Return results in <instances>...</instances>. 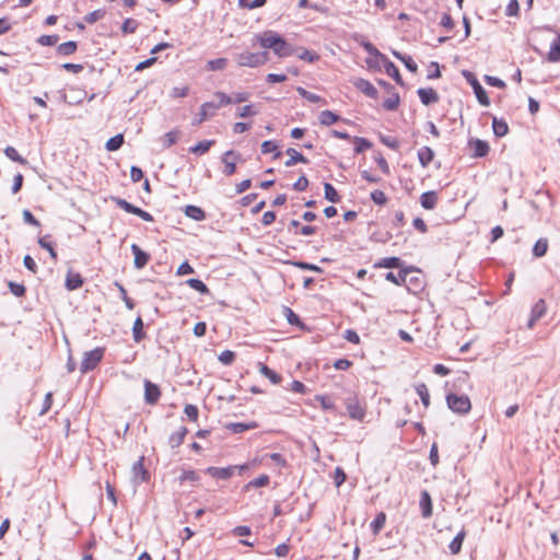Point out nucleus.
<instances>
[{
  "mask_svg": "<svg viewBox=\"0 0 560 560\" xmlns=\"http://www.w3.org/2000/svg\"><path fill=\"white\" fill-rule=\"evenodd\" d=\"M281 36L272 31L264 32L261 35L257 37L258 43L262 48L272 49L276 44H278V39Z\"/></svg>",
  "mask_w": 560,
  "mask_h": 560,
  "instance_id": "f8f14e48",
  "label": "nucleus"
},
{
  "mask_svg": "<svg viewBox=\"0 0 560 560\" xmlns=\"http://www.w3.org/2000/svg\"><path fill=\"white\" fill-rule=\"evenodd\" d=\"M492 129H493V133L497 137L501 138V137H504L508 133L509 126H508L505 120L499 119V118L494 117L493 120H492Z\"/></svg>",
  "mask_w": 560,
  "mask_h": 560,
  "instance_id": "cd10ccee",
  "label": "nucleus"
},
{
  "mask_svg": "<svg viewBox=\"0 0 560 560\" xmlns=\"http://www.w3.org/2000/svg\"><path fill=\"white\" fill-rule=\"evenodd\" d=\"M416 392L419 395L423 406L427 408L430 405V394L425 384H419L416 386Z\"/></svg>",
  "mask_w": 560,
  "mask_h": 560,
  "instance_id": "4c0bfd02",
  "label": "nucleus"
},
{
  "mask_svg": "<svg viewBox=\"0 0 560 560\" xmlns=\"http://www.w3.org/2000/svg\"><path fill=\"white\" fill-rule=\"evenodd\" d=\"M466 537L465 529H462L457 533V535L454 537V539L450 542L448 549L452 555H457L462 550L463 541Z\"/></svg>",
  "mask_w": 560,
  "mask_h": 560,
  "instance_id": "5701e85b",
  "label": "nucleus"
},
{
  "mask_svg": "<svg viewBox=\"0 0 560 560\" xmlns=\"http://www.w3.org/2000/svg\"><path fill=\"white\" fill-rule=\"evenodd\" d=\"M185 214L196 221H201L206 218L205 211L197 206H187L185 208Z\"/></svg>",
  "mask_w": 560,
  "mask_h": 560,
  "instance_id": "c756f323",
  "label": "nucleus"
},
{
  "mask_svg": "<svg viewBox=\"0 0 560 560\" xmlns=\"http://www.w3.org/2000/svg\"><path fill=\"white\" fill-rule=\"evenodd\" d=\"M77 50V43L69 40L58 46V52L65 56L71 55Z\"/></svg>",
  "mask_w": 560,
  "mask_h": 560,
  "instance_id": "c03bdc74",
  "label": "nucleus"
},
{
  "mask_svg": "<svg viewBox=\"0 0 560 560\" xmlns=\"http://www.w3.org/2000/svg\"><path fill=\"white\" fill-rule=\"evenodd\" d=\"M214 144L213 140H203L198 142L196 145L190 147L189 151L196 154H203L210 150V148Z\"/></svg>",
  "mask_w": 560,
  "mask_h": 560,
  "instance_id": "7c9ffc66",
  "label": "nucleus"
},
{
  "mask_svg": "<svg viewBox=\"0 0 560 560\" xmlns=\"http://www.w3.org/2000/svg\"><path fill=\"white\" fill-rule=\"evenodd\" d=\"M187 285H189L191 289L198 291L199 293L201 294H207L209 293V289L208 287L199 279H188L186 281Z\"/></svg>",
  "mask_w": 560,
  "mask_h": 560,
  "instance_id": "ea45409f",
  "label": "nucleus"
},
{
  "mask_svg": "<svg viewBox=\"0 0 560 560\" xmlns=\"http://www.w3.org/2000/svg\"><path fill=\"white\" fill-rule=\"evenodd\" d=\"M161 392L158 385L145 380L144 381V400L149 405H154L160 399Z\"/></svg>",
  "mask_w": 560,
  "mask_h": 560,
  "instance_id": "1a4fd4ad",
  "label": "nucleus"
},
{
  "mask_svg": "<svg viewBox=\"0 0 560 560\" xmlns=\"http://www.w3.org/2000/svg\"><path fill=\"white\" fill-rule=\"evenodd\" d=\"M122 143H124L122 135H116L107 140L105 148L108 151H116L122 145Z\"/></svg>",
  "mask_w": 560,
  "mask_h": 560,
  "instance_id": "e433bc0d",
  "label": "nucleus"
},
{
  "mask_svg": "<svg viewBox=\"0 0 560 560\" xmlns=\"http://www.w3.org/2000/svg\"><path fill=\"white\" fill-rule=\"evenodd\" d=\"M4 154L8 159L18 162L22 165H25L27 163L26 159H24L13 147H7L4 149Z\"/></svg>",
  "mask_w": 560,
  "mask_h": 560,
  "instance_id": "f704fd0d",
  "label": "nucleus"
},
{
  "mask_svg": "<svg viewBox=\"0 0 560 560\" xmlns=\"http://www.w3.org/2000/svg\"><path fill=\"white\" fill-rule=\"evenodd\" d=\"M362 47L364 48V50L369 54V55H372V56H375V57H380L382 60L385 58L384 55H382L378 49L373 45L371 44L370 42H364L362 43Z\"/></svg>",
  "mask_w": 560,
  "mask_h": 560,
  "instance_id": "680f3d73",
  "label": "nucleus"
},
{
  "mask_svg": "<svg viewBox=\"0 0 560 560\" xmlns=\"http://www.w3.org/2000/svg\"><path fill=\"white\" fill-rule=\"evenodd\" d=\"M547 311L546 303L542 299L538 300L532 308L530 318L528 320V328H533L538 319H540Z\"/></svg>",
  "mask_w": 560,
  "mask_h": 560,
  "instance_id": "9b49d317",
  "label": "nucleus"
},
{
  "mask_svg": "<svg viewBox=\"0 0 560 560\" xmlns=\"http://www.w3.org/2000/svg\"><path fill=\"white\" fill-rule=\"evenodd\" d=\"M420 203L427 210H432L438 203V195L435 191H425L420 196Z\"/></svg>",
  "mask_w": 560,
  "mask_h": 560,
  "instance_id": "aec40b11",
  "label": "nucleus"
},
{
  "mask_svg": "<svg viewBox=\"0 0 560 560\" xmlns=\"http://www.w3.org/2000/svg\"><path fill=\"white\" fill-rule=\"evenodd\" d=\"M339 116L332 113L331 110H323L319 114V122L324 126H330L338 121Z\"/></svg>",
  "mask_w": 560,
  "mask_h": 560,
  "instance_id": "72a5a7b5",
  "label": "nucleus"
},
{
  "mask_svg": "<svg viewBox=\"0 0 560 560\" xmlns=\"http://www.w3.org/2000/svg\"><path fill=\"white\" fill-rule=\"evenodd\" d=\"M240 159V154L234 152L233 150L226 151L222 155V163L224 164L223 173L226 176H231L236 171V161Z\"/></svg>",
  "mask_w": 560,
  "mask_h": 560,
  "instance_id": "0eeeda50",
  "label": "nucleus"
},
{
  "mask_svg": "<svg viewBox=\"0 0 560 560\" xmlns=\"http://www.w3.org/2000/svg\"><path fill=\"white\" fill-rule=\"evenodd\" d=\"M324 191H325V198L327 200H329L330 202H338L339 201L340 197H339L337 190L335 189V187L331 184L325 183Z\"/></svg>",
  "mask_w": 560,
  "mask_h": 560,
  "instance_id": "79ce46f5",
  "label": "nucleus"
},
{
  "mask_svg": "<svg viewBox=\"0 0 560 560\" xmlns=\"http://www.w3.org/2000/svg\"><path fill=\"white\" fill-rule=\"evenodd\" d=\"M8 287L11 291V293L18 298L23 296L25 293V287L23 284L9 281Z\"/></svg>",
  "mask_w": 560,
  "mask_h": 560,
  "instance_id": "6e6d98bb",
  "label": "nucleus"
},
{
  "mask_svg": "<svg viewBox=\"0 0 560 560\" xmlns=\"http://www.w3.org/2000/svg\"><path fill=\"white\" fill-rule=\"evenodd\" d=\"M105 15V11L103 10H95L88 15L84 16V21L89 24H93L96 21L101 20Z\"/></svg>",
  "mask_w": 560,
  "mask_h": 560,
  "instance_id": "bf43d9fd",
  "label": "nucleus"
},
{
  "mask_svg": "<svg viewBox=\"0 0 560 560\" xmlns=\"http://www.w3.org/2000/svg\"><path fill=\"white\" fill-rule=\"evenodd\" d=\"M83 283V280L79 273L68 272L66 277V288L68 290L79 289Z\"/></svg>",
  "mask_w": 560,
  "mask_h": 560,
  "instance_id": "c85d7f7f",
  "label": "nucleus"
},
{
  "mask_svg": "<svg viewBox=\"0 0 560 560\" xmlns=\"http://www.w3.org/2000/svg\"><path fill=\"white\" fill-rule=\"evenodd\" d=\"M184 412L191 421H197L199 411L195 405H186Z\"/></svg>",
  "mask_w": 560,
  "mask_h": 560,
  "instance_id": "0e129e2a",
  "label": "nucleus"
},
{
  "mask_svg": "<svg viewBox=\"0 0 560 560\" xmlns=\"http://www.w3.org/2000/svg\"><path fill=\"white\" fill-rule=\"evenodd\" d=\"M469 147L474 150L475 158H483L489 152V144L480 139H472L469 141Z\"/></svg>",
  "mask_w": 560,
  "mask_h": 560,
  "instance_id": "6ab92c4d",
  "label": "nucleus"
},
{
  "mask_svg": "<svg viewBox=\"0 0 560 560\" xmlns=\"http://www.w3.org/2000/svg\"><path fill=\"white\" fill-rule=\"evenodd\" d=\"M235 467H208L206 472L217 479H229L234 471Z\"/></svg>",
  "mask_w": 560,
  "mask_h": 560,
  "instance_id": "dca6fc26",
  "label": "nucleus"
},
{
  "mask_svg": "<svg viewBox=\"0 0 560 560\" xmlns=\"http://www.w3.org/2000/svg\"><path fill=\"white\" fill-rule=\"evenodd\" d=\"M420 508L423 517H430L432 515V502L428 491H423L420 498Z\"/></svg>",
  "mask_w": 560,
  "mask_h": 560,
  "instance_id": "4be33fe9",
  "label": "nucleus"
},
{
  "mask_svg": "<svg viewBox=\"0 0 560 560\" xmlns=\"http://www.w3.org/2000/svg\"><path fill=\"white\" fill-rule=\"evenodd\" d=\"M142 328H143L142 319L140 317H138L135 320L133 326H132V334H133V339L136 342H139L143 338Z\"/></svg>",
  "mask_w": 560,
  "mask_h": 560,
  "instance_id": "de8ad7c7",
  "label": "nucleus"
},
{
  "mask_svg": "<svg viewBox=\"0 0 560 560\" xmlns=\"http://www.w3.org/2000/svg\"><path fill=\"white\" fill-rule=\"evenodd\" d=\"M417 94L423 105H430V104L436 103L439 101L438 93L431 88H429V89L421 88L417 91Z\"/></svg>",
  "mask_w": 560,
  "mask_h": 560,
  "instance_id": "a211bd4d",
  "label": "nucleus"
},
{
  "mask_svg": "<svg viewBox=\"0 0 560 560\" xmlns=\"http://www.w3.org/2000/svg\"><path fill=\"white\" fill-rule=\"evenodd\" d=\"M296 91L302 97H304L306 101L311 103L324 102V100L319 95L308 92L303 88H298Z\"/></svg>",
  "mask_w": 560,
  "mask_h": 560,
  "instance_id": "a18cd8bd",
  "label": "nucleus"
},
{
  "mask_svg": "<svg viewBox=\"0 0 560 560\" xmlns=\"http://www.w3.org/2000/svg\"><path fill=\"white\" fill-rule=\"evenodd\" d=\"M259 372L267 377L272 384H279L281 382V376L277 374L275 371L269 369L266 364L259 362L258 363Z\"/></svg>",
  "mask_w": 560,
  "mask_h": 560,
  "instance_id": "bb28decb",
  "label": "nucleus"
},
{
  "mask_svg": "<svg viewBox=\"0 0 560 560\" xmlns=\"http://www.w3.org/2000/svg\"><path fill=\"white\" fill-rule=\"evenodd\" d=\"M116 203H117V206L120 209L125 210L128 213L136 214V215L140 217L142 220H144L147 222L153 221V217L149 212H147V211H144V210H142V209L131 205L130 202H128L125 199H119L118 198L116 200Z\"/></svg>",
  "mask_w": 560,
  "mask_h": 560,
  "instance_id": "39448f33",
  "label": "nucleus"
},
{
  "mask_svg": "<svg viewBox=\"0 0 560 560\" xmlns=\"http://www.w3.org/2000/svg\"><path fill=\"white\" fill-rule=\"evenodd\" d=\"M465 78L470 83V85L474 89L475 95L478 100V102L483 106H489L490 100L487 95V92L485 89L480 85L478 80L475 78V75L470 72H464Z\"/></svg>",
  "mask_w": 560,
  "mask_h": 560,
  "instance_id": "20e7f679",
  "label": "nucleus"
},
{
  "mask_svg": "<svg viewBox=\"0 0 560 560\" xmlns=\"http://www.w3.org/2000/svg\"><path fill=\"white\" fill-rule=\"evenodd\" d=\"M520 10L517 0H510L509 4L506 5V15L509 16H515L517 15Z\"/></svg>",
  "mask_w": 560,
  "mask_h": 560,
  "instance_id": "774afa93",
  "label": "nucleus"
},
{
  "mask_svg": "<svg viewBox=\"0 0 560 560\" xmlns=\"http://www.w3.org/2000/svg\"><path fill=\"white\" fill-rule=\"evenodd\" d=\"M287 154L290 156V159L284 163L288 167L293 166L296 163H307L306 158L293 148L288 149Z\"/></svg>",
  "mask_w": 560,
  "mask_h": 560,
  "instance_id": "393cba45",
  "label": "nucleus"
},
{
  "mask_svg": "<svg viewBox=\"0 0 560 560\" xmlns=\"http://www.w3.org/2000/svg\"><path fill=\"white\" fill-rule=\"evenodd\" d=\"M104 355V349L103 348H95L91 351H86L83 354V359L81 362L80 370L82 373H86L91 370H93L102 360Z\"/></svg>",
  "mask_w": 560,
  "mask_h": 560,
  "instance_id": "7ed1b4c3",
  "label": "nucleus"
},
{
  "mask_svg": "<svg viewBox=\"0 0 560 560\" xmlns=\"http://www.w3.org/2000/svg\"><path fill=\"white\" fill-rule=\"evenodd\" d=\"M179 132L177 130H172L165 133L163 142L165 148L172 147L174 143H176L178 139Z\"/></svg>",
  "mask_w": 560,
  "mask_h": 560,
  "instance_id": "5fc2aeb1",
  "label": "nucleus"
},
{
  "mask_svg": "<svg viewBox=\"0 0 560 560\" xmlns=\"http://www.w3.org/2000/svg\"><path fill=\"white\" fill-rule=\"evenodd\" d=\"M380 266L384 268H398L400 266V259L398 257H386L383 258Z\"/></svg>",
  "mask_w": 560,
  "mask_h": 560,
  "instance_id": "13d9d810",
  "label": "nucleus"
},
{
  "mask_svg": "<svg viewBox=\"0 0 560 560\" xmlns=\"http://www.w3.org/2000/svg\"><path fill=\"white\" fill-rule=\"evenodd\" d=\"M273 52L280 57L285 58L294 54L295 49L289 45L282 37L278 39V44L272 48Z\"/></svg>",
  "mask_w": 560,
  "mask_h": 560,
  "instance_id": "f3484780",
  "label": "nucleus"
},
{
  "mask_svg": "<svg viewBox=\"0 0 560 560\" xmlns=\"http://www.w3.org/2000/svg\"><path fill=\"white\" fill-rule=\"evenodd\" d=\"M268 60V54L262 52H242L236 56V62L240 67L256 68Z\"/></svg>",
  "mask_w": 560,
  "mask_h": 560,
  "instance_id": "f257e3e1",
  "label": "nucleus"
},
{
  "mask_svg": "<svg viewBox=\"0 0 560 560\" xmlns=\"http://www.w3.org/2000/svg\"><path fill=\"white\" fill-rule=\"evenodd\" d=\"M434 152L429 147H422L418 150V160L422 167H427L433 160Z\"/></svg>",
  "mask_w": 560,
  "mask_h": 560,
  "instance_id": "412c9836",
  "label": "nucleus"
},
{
  "mask_svg": "<svg viewBox=\"0 0 560 560\" xmlns=\"http://www.w3.org/2000/svg\"><path fill=\"white\" fill-rule=\"evenodd\" d=\"M138 21L133 19H126L121 25V31L124 34H132L138 28Z\"/></svg>",
  "mask_w": 560,
  "mask_h": 560,
  "instance_id": "49530a36",
  "label": "nucleus"
},
{
  "mask_svg": "<svg viewBox=\"0 0 560 560\" xmlns=\"http://www.w3.org/2000/svg\"><path fill=\"white\" fill-rule=\"evenodd\" d=\"M399 104V96L394 95L383 102V107L387 110H395Z\"/></svg>",
  "mask_w": 560,
  "mask_h": 560,
  "instance_id": "052dcab7",
  "label": "nucleus"
},
{
  "mask_svg": "<svg viewBox=\"0 0 560 560\" xmlns=\"http://www.w3.org/2000/svg\"><path fill=\"white\" fill-rule=\"evenodd\" d=\"M371 145H372L371 142L364 138H360V137L354 138V152L355 153H361L364 150L370 149Z\"/></svg>",
  "mask_w": 560,
  "mask_h": 560,
  "instance_id": "09e8293b",
  "label": "nucleus"
},
{
  "mask_svg": "<svg viewBox=\"0 0 560 560\" xmlns=\"http://www.w3.org/2000/svg\"><path fill=\"white\" fill-rule=\"evenodd\" d=\"M548 250V240L547 238H539L534 247H533V254L535 257H542L546 255Z\"/></svg>",
  "mask_w": 560,
  "mask_h": 560,
  "instance_id": "2f4dec72",
  "label": "nucleus"
},
{
  "mask_svg": "<svg viewBox=\"0 0 560 560\" xmlns=\"http://www.w3.org/2000/svg\"><path fill=\"white\" fill-rule=\"evenodd\" d=\"M485 80L491 86H494V88H498V89H504L505 88V82L503 80L497 78V77L486 75Z\"/></svg>",
  "mask_w": 560,
  "mask_h": 560,
  "instance_id": "69168bd1",
  "label": "nucleus"
},
{
  "mask_svg": "<svg viewBox=\"0 0 560 560\" xmlns=\"http://www.w3.org/2000/svg\"><path fill=\"white\" fill-rule=\"evenodd\" d=\"M446 402L448 408L457 413H468L471 409V402L468 396L466 395H455V394H448L446 396Z\"/></svg>",
  "mask_w": 560,
  "mask_h": 560,
  "instance_id": "f03ea898",
  "label": "nucleus"
},
{
  "mask_svg": "<svg viewBox=\"0 0 560 560\" xmlns=\"http://www.w3.org/2000/svg\"><path fill=\"white\" fill-rule=\"evenodd\" d=\"M393 55H394L397 59H399L400 61H402V62H404V65H405V67H406L410 72H413V73H415V72H417V69H418L417 63L412 60V58H411V57H409V56H405V55H402V54H400V52H398V51H395V50L393 51Z\"/></svg>",
  "mask_w": 560,
  "mask_h": 560,
  "instance_id": "473e14b6",
  "label": "nucleus"
},
{
  "mask_svg": "<svg viewBox=\"0 0 560 560\" xmlns=\"http://www.w3.org/2000/svg\"><path fill=\"white\" fill-rule=\"evenodd\" d=\"M346 480V474L345 471L340 468V467H337L335 469V475H334V481H335V485L336 487H340Z\"/></svg>",
  "mask_w": 560,
  "mask_h": 560,
  "instance_id": "338daca9",
  "label": "nucleus"
},
{
  "mask_svg": "<svg viewBox=\"0 0 560 560\" xmlns=\"http://www.w3.org/2000/svg\"><path fill=\"white\" fill-rule=\"evenodd\" d=\"M226 63H228V60L225 58H219V59L209 60L207 66H208L209 70L215 71V70L224 69Z\"/></svg>",
  "mask_w": 560,
  "mask_h": 560,
  "instance_id": "603ef678",
  "label": "nucleus"
},
{
  "mask_svg": "<svg viewBox=\"0 0 560 560\" xmlns=\"http://www.w3.org/2000/svg\"><path fill=\"white\" fill-rule=\"evenodd\" d=\"M256 427H257V424L255 422H250V423L235 422V423H231L229 425V428L234 433H242L246 430L255 429Z\"/></svg>",
  "mask_w": 560,
  "mask_h": 560,
  "instance_id": "37998d69",
  "label": "nucleus"
},
{
  "mask_svg": "<svg viewBox=\"0 0 560 560\" xmlns=\"http://www.w3.org/2000/svg\"><path fill=\"white\" fill-rule=\"evenodd\" d=\"M298 57L301 59V60H305V61H308V62H314L316 60L319 59V56L314 52V51H311L308 49H301V51L298 54Z\"/></svg>",
  "mask_w": 560,
  "mask_h": 560,
  "instance_id": "8fccbe9b",
  "label": "nucleus"
},
{
  "mask_svg": "<svg viewBox=\"0 0 560 560\" xmlns=\"http://www.w3.org/2000/svg\"><path fill=\"white\" fill-rule=\"evenodd\" d=\"M371 199L380 206H383L387 202V197L383 190L375 189L371 192Z\"/></svg>",
  "mask_w": 560,
  "mask_h": 560,
  "instance_id": "864d4df0",
  "label": "nucleus"
},
{
  "mask_svg": "<svg viewBox=\"0 0 560 560\" xmlns=\"http://www.w3.org/2000/svg\"><path fill=\"white\" fill-rule=\"evenodd\" d=\"M385 72L392 77L398 84H402L398 68L386 57L383 59Z\"/></svg>",
  "mask_w": 560,
  "mask_h": 560,
  "instance_id": "b1692460",
  "label": "nucleus"
},
{
  "mask_svg": "<svg viewBox=\"0 0 560 560\" xmlns=\"http://www.w3.org/2000/svg\"><path fill=\"white\" fill-rule=\"evenodd\" d=\"M354 86L364 93L369 97H376L377 90L373 86V84L362 78H358L353 81Z\"/></svg>",
  "mask_w": 560,
  "mask_h": 560,
  "instance_id": "2eb2a0df",
  "label": "nucleus"
},
{
  "mask_svg": "<svg viewBox=\"0 0 560 560\" xmlns=\"http://www.w3.org/2000/svg\"><path fill=\"white\" fill-rule=\"evenodd\" d=\"M258 112L254 109L253 105H245L238 108L237 116L241 118H245L248 116H254Z\"/></svg>",
  "mask_w": 560,
  "mask_h": 560,
  "instance_id": "e2e57ef3",
  "label": "nucleus"
},
{
  "mask_svg": "<svg viewBox=\"0 0 560 560\" xmlns=\"http://www.w3.org/2000/svg\"><path fill=\"white\" fill-rule=\"evenodd\" d=\"M346 408L351 419L363 421L365 417V409L360 405L359 400L355 397L347 399Z\"/></svg>",
  "mask_w": 560,
  "mask_h": 560,
  "instance_id": "423d86ee",
  "label": "nucleus"
},
{
  "mask_svg": "<svg viewBox=\"0 0 560 560\" xmlns=\"http://www.w3.org/2000/svg\"><path fill=\"white\" fill-rule=\"evenodd\" d=\"M235 359V354L233 351L224 350L219 355V361L224 365H230L233 363Z\"/></svg>",
  "mask_w": 560,
  "mask_h": 560,
  "instance_id": "4d7b16f0",
  "label": "nucleus"
},
{
  "mask_svg": "<svg viewBox=\"0 0 560 560\" xmlns=\"http://www.w3.org/2000/svg\"><path fill=\"white\" fill-rule=\"evenodd\" d=\"M144 457L141 456L133 465H132V475L136 483H140L145 481L149 477L148 471L144 468Z\"/></svg>",
  "mask_w": 560,
  "mask_h": 560,
  "instance_id": "ddd939ff",
  "label": "nucleus"
},
{
  "mask_svg": "<svg viewBox=\"0 0 560 560\" xmlns=\"http://www.w3.org/2000/svg\"><path fill=\"white\" fill-rule=\"evenodd\" d=\"M219 108V105L214 102H206L200 106V112L198 117L195 118L194 124L198 125L207 120L209 117L213 116L215 110Z\"/></svg>",
  "mask_w": 560,
  "mask_h": 560,
  "instance_id": "9d476101",
  "label": "nucleus"
},
{
  "mask_svg": "<svg viewBox=\"0 0 560 560\" xmlns=\"http://www.w3.org/2000/svg\"><path fill=\"white\" fill-rule=\"evenodd\" d=\"M269 476L267 475H260L259 477L250 480L246 486H245V489H249V488H259V487H266L269 485Z\"/></svg>",
  "mask_w": 560,
  "mask_h": 560,
  "instance_id": "a19ab883",
  "label": "nucleus"
},
{
  "mask_svg": "<svg viewBox=\"0 0 560 560\" xmlns=\"http://www.w3.org/2000/svg\"><path fill=\"white\" fill-rule=\"evenodd\" d=\"M547 33L551 35L550 49L547 55V59L550 62H558L560 61V35L551 32L550 30H547Z\"/></svg>",
  "mask_w": 560,
  "mask_h": 560,
  "instance_id": "6e6552de",
  "label": "nucleus"
},
{
  "mask_svg": "<svg viewBox=\"0 0 560 560\" xmlns=\"http://www.w3.org/2000/svg\"><path fill=\"white\" fill-rule=\"evenodd\" d=\"M131 252L135 256V260H133L135 267L137 269H142L149 262V259H150L149 254L143 252L137 244L131 245Z\"/></svg>",
  "mask_w": 560,
  "mask_h": 560,
  "instance_id": "4468645a",
  "label": "nucleus"
},
{
  "mask_svg": "<svg viewBox=\"0 0 560 560\" xmlns=\"http://www.w3.org/2000/svg\"><path fill=\"white\" fill-rule=\"evenodd\" d=\"M386 522L385 513L381 512L376 515L374 521L371 523V528L374 535L378 534V532L384 527Z\"/></svg>",
  "mask_w": 560,
  "mask_h": 560,
  "instance_id": "58836bf2",
  "label": "nucleus"
},
{
  "mask_svg": "<svg viewBox=\"0 0 560 560\" xmlns=\"http://www.w3.org/2000/svg\"><path fill=\"white\" fill-rule=\"evenodd\" d=\"M38 244L42 248L44 249H47L50 257L54 259V260H57V253L56 250L54 249L52 245L50 242L47 241V236H44V237H39L38 238Z\"/></svg>",
  "mask_w": 560,
  "mask_h": 560,
  "instance_id": "3c124183",
  "label": "nucleus"
},
{
  "mask_svg": "<svg viewBox=\"0 0 560 560\" xmlns=\"http://www.w3.org/2000/svg\"><path fill=\"white\" fill-rule=\"evenodd\" d=\"M187 432L188 431H187V429L185 427H180L178 431H176L175 433L171 434V436L168 439L170 446L172 448L178 447L183 443Z\"/></svg>",
  "mask_w": 560,
  "mask_h": 560,
  "instance_id": "a878e982",
  "label": "nucleus"
},
{
  "mask_svg": "<svg viewBox=\"0 0 560 560\" xmlns=\"http://www.w3.org/2000/svg\"><path fill=\"white\" fill-rule=\"evenodd\" d=\"M261 152L264 154H268V153H275V158H279L281 155V152L278 151V145L275 141H271V140H267V141H264L262 144H261Z\"/></svg>",
  "mask_w": 560,
  "mask_h": 560,
  "instance_id": "c9c22d12",
  "label": "nucleus"
}]
</instances>
